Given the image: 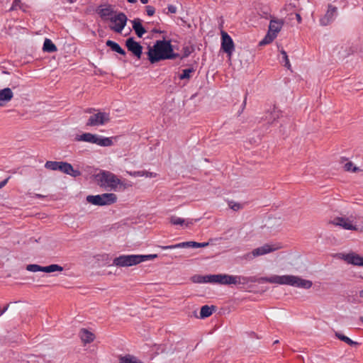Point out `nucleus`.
<instances>
[{
  "label": "nucleus",
  "instance_id": "nucleus-1",
  "mask_svg": "<svg viewBox=\"0 0 363 363\" xmlns=\"http://www.w3.org/2000/svg\"><path fill=\"white\" fill-rule=\"evenodd\" d=\"M148 59L152 64L164 60H173L179 57L174 52L173 46L169 40H157L147 52Z\"/></svg>",
  "mask_w": 363,
  "mask_h": 363
},
{
  "label": "nucleus",
  "instance_id": "nucleus-2",
  "mask_svg": "<svg viewBox=\"0 0 363 363\" xmlns=\"http://www.w3.org/2000/svg\"><path fill=\"white\" fill-rule=\"evenodd\" d=\"M268 282L280 285H289L298 288L308 289L313 283L310 280L303 279L294 275H273L271 277H262L259 278L258 283Z\"/></svg>",
  "mask_w": 363,
  "mask_h": 363
},
{
  "label": "nucleus",
  "instance_id": "nucleus-3",
  "mask_svg": "<svg viewBox=\"0 0 363 363\" xmlns=\"http://www.w3.org/2000/svg\"><path fill=\"white\" fill-rule=\"evenodd\" d=\"M259 278L256 277H244L229 275L227 274H208L207 283L218 284L220 285L247 284L248 283L258 282Z\"/></svg>",
  "mask_w": 363,
  "mask_h": 363
},
{
  "label": "nucleus",
  "instance_id": "nucleus-4",
  "mask_svg": "<svg viewBox=\"0 0 363 363\" xmlns=\"http://www.w3.org/2000/svg\"><path fill=\"white\" fill-rule=\"evenodd\" d=\"M115 8L116 6L112 4H104L96 8V12L104 21L127 23L128 18L126 15L123 12L118 11Z\"/></svg>",
  "mask_w": 363,
  "mask_h": 363
},
{
  "label": "nucleus",
  "instance_id": "nucleus-5",
  "mask_svg": "<svg viewBox=\"0 0 363 363\" xmlns=\"http://www.w3.org/2000/svg\"><path fill=\"white\" fill-rule=\"evenodd\" d=\"M98 184L105 189L116 191L118 186H123V182L112 172L101 171L96 175Z\"/></svg>",
  "mask_w": 363,
  "mask_h": 363
},
{
  "label": "nucleus",
  "instance_id": "nucleus-6",
  "mask_svg": "<svg viewBox=\"0 0 363 363\" xmlns=\"http://www.w3.org/2000/svg\"><path fill=\"white\" fill-rule=\"evenodd\" d=\"M45 167L53 171L58 170L74 178L79 177L82 174L79 170L74 169L72 165L67 162L47 161Z\"/></svg>",
  "mask_w": 363,
  "mask_h": 363
},
{
  "label": "nucleus",
  "instance_id": "nucleus-7",
  "mask_svg": "<svg viewBox=\"0 0 363 363\" xmlns=\"http://www.w3.org/2000/svg\"><path fill=\"white\" fill-rule=\"evenodd\" d=\"M86 201L95 206H109L117 201V196L113 193L89 195L86 196Z\"/></svg>",
  "mask_w": 363,
  "mask_h": 363
},
{
  "label": "nucleus",
  "instance_id": "nucleus-8",
  "mask_svg": "<svg viewBox=\"0 0 363 363\" xmlns=\"http://www.w3.org/2000/svg\"><path fill=\"white\" fill-rule=\"evenodd\" d=\"M111 120L110 114L107 112L97 111L94 113L87 120L86 126H101L108 123Z\"/></svg>",
  "mask_w": 363,
  "mask_h": 363
},
{
  "label": "nucleus",
  "instance_id": "nucleus-9",
  "mask_svg": "<svg viewBox=\"0 0 363 363\" xmlns=\"http://www.w3.org/2000/svg\"><path fill=\"white\" fill-rule=\"evenodd\" d=\"M331 223L335 226H338L344 230H357L358 226L354 221L352 217L337 216L331 220Z\"/></svg>",
  "mask_w": 363,
  "mask_h": 363
},
{
  "label": "nucleus",
  "instance_id": "nucleus-10",
  "mask_svg": "<svg viewBox=\"0 0 363 363\" xmlns=\"http://www.w3.org/2000/svg\"><path fill=\"white\" fill-rule=\"evenodd\" d=\"M113 264L118 267H131L139 263V255H121L116 257Z\"/></svg>",
  "mask_w": 363,
  "mask_h": 363
},
{
  "label": "nucleus",
  "instance_id": "nucleus-11",
  "mask_svg": "<svg viewBox=\"0 0 363 363\" xmlns=\"http://www.w3.org/2000/svg\"><path fill=\"white\" fill-rule=\"evenodd\" d=\"M221 35V49L228 57H231L235 51V44L232 38L225 30H220Z\"/></svg>",
  "mask_w": 363,
  "mask_h": 363
},
{
  "label": "nucleus",
  "instance_id": "nucleus-12",
  "mask_svg": "<svg viewBox=\"0 0 363 363\" xmlns=\"http://www.w3.org/2000/svg\"><path fill=\"white\" fill-rule=\"evenodd\" d=\"M281 26L280 24H269V30L264 38L259 41V45L264 46L271 43L277 36V34L281 30Z\"/></svg>",
  "mask_w": 363,
  "mask_h": 363
},
{
  "label": "nucleus",
  "instance_id": "nucleus-13",
  "mask_svg": "<svg viewBox=\"0 0 363 363\" xmlns=\"http://www.w3.org/2000/svg\"><path fill=\"white\" fill-rule=\"evenodd\" d=\"M279 249L278 247H274L269 244H265L261 247L254 249L251 252L245 255V258L252 259L256 257L262 256L274 252Z\"/></svg>",
  "mask_w": 363,
  "mask_h": 363
},
{
  "label": "nucleus",
  "instance_id": "nucleus-14",
  "mask_svg": "<svg viewBox=\"0 0 363 363\" xmlns=\"http://www.w3.org/2000/svg\"><path fill=\"white\" fill-rule=\"evenodd\" d=\"M128 50L132 52L138 58H140L143 52V47L139 43L134 40L133 38H129L125 42Z\"/></svg>",
  "mask_w": 363,
  "mask_h": 363
},
{
  "label": "nucleus",
  "instance_id": "nucleus-15",
  "mask_svg": "<svg viewBox=\"0 0 363 363\" xmlns=\"http://www.w3.org/2000/svg\"><path fill=\"white\" fill-rule=\"evenodd\" d=\"M344 259L350 264L363 267V257L358 254L352 252L345 255Z\"/></svg>",
  "mask_w": 363,
  "mask_h": 363
},
{
  "label": "nucleus",
  "instance_id": "nucleus-16",
  "mask_svg": "<svg viewBox=\"0 0 363 363\" xmlns=\"http://www.w3.org/2000/svg\"><path fill=\"white\" fill-rule=\"evenodd\" d=\"M13 93L10 88L6 87L0 89V107L4 106L13 99Z\"/></svg>",
  "mask_w": 363,
  "mask_h": 363
},
{
  "label": "nucleus",
  "instance_id": "nucleus-17",
  "mask_svg": "<svg viewBox=\"0 0 363 363\" xmlns=\"http://www.w3.org/2000/svg\"><path fill=\"white\" fill-rule=\"evenodd\" d=\"M337 16V7L333 6V4H328L327 11L324 16V19L328 22L334 21Z\"/></svg>",
  "mask_w": 363,
  "mask_h": 363
},
{
  "label": "nucleus",
  "instance_id": "nucleus-18",
  "mask_svg": "<svg viewBox=\"0 0 363 363\" xmlns=\"http://www.w3.org/2000/svg\"><path fill=\"white\" fill-rule=\"evenodd\" d=\"M79 335L85 344L93 342L95 337L94 335L86 328L81 329Z\"/></svg>",
  "mask_w": 363,
  "mask_h": 363
},
{
  "label": "nucleus",
  "instance_id": "nucleus-19",
  "mask_svg": "<svg viewBox=\"0 0 363 363\" xmlns=\"http://www.w3.org/2000/svg\"><path fill=\"white\" fill-rule=\"evenodd\" d=\"M97 134H93L91 133H84L82 135H77L75 137L77 141H83L89 143L94 144Z\"/></svg>",
  "mask_w": 363,
  "mask_h": 363
},
{
  "label": "nucleus",
  "instance_id": "nucleus-20",
  "mask_svg": "<svg viewBox=\"0 0 363 363\" xmlns=\"http://www.w3.org/2000/svg\"><path fill=\"white\" fill-rule=\"evenodd\" d=\"M170 223L174 225H184L188 226L189 225L193 224L192 219H184L182 218L177 217L176 216H173L170 218Z\"/></svg>",
  "mask_w": 363,
  "mask_h": 363
},
{
  "label": "nucleus",
  "instance_id": "nucleus-21",
  "mask_svg": "<svg viewBox=\"0 0 363 363\" xmlns=\"http://www.w3.org/2000/svg\"><path fill=\"white\" fill-rule=\"evenodd\" d=\"M100 147H110L113 145L111 138H107L102 135H96L95 143Z\"/></svg>",
  "mask_w": 363,
  "mask_h": 363
},
{
  "label": "nucleus",
  "instance_id": "nucleus-22",
  "mask_svg": "<svg viewBox=\"0 0 363 363\" xmlns=\"http://www.w3.org/2000/svg\"><path fill=\"white\" fill-rule=\"evenodd\" d=\"M106 44L111 49V50L123 55H125V51L120 46L118 43L108 40L106 41Z\"/></svg>",
  "mask_w": 363,
  "mask_h": 363
},
{
  "label": "nucleus",
  "instance_id": "nucleus-23",
  "mask_svg": "<svg viewBox=\"0 0 363 363\" xmlns=\"http://www.w3.org/2000/svg\"><path fill=\"white\" fill-rule=\"evenodd\" d=\"M336 49L339 50L337 52V55H339L340 58H345L349 56L352 52H353L352 48L348 45L337 46Z\"/></svg>",
  "mask_w": 363,
  "mask_h": 363
},
{
  "label": "nucleus",
  "instance_id": "nucleus-24",
  "mask_svg": "<svg viewBox=\"0 0 363 363\" xmlns=\"http://www.w3.org/2000/svg\"><path fill=\"white\" fill-rule=\"evenodd\" d=\"M129 174L134 177H156L157 174L155 172H148L146 170L134 171L129 172Z\"/></svg>",
  "mask_w": 363,
  "mask_h": 363
},
{
  "label": "nucleus",
  "instance_id": "nucleus-25",
  "mask_svg": "<svg viewBox=\"0 0 363 363\" xmlns=\"http://www.w3.org/2000/svg\"><path fill=\"white\" fill-rule=\"evenodd\" d=\"M43 50L45 52H54L57 50V48L56 45L52 42L51 40H50L48 38H45L44 43H43Z\"/></svg>",
  "mask_w": 363,
  "mask_h": 363
},
{
  "label": "nucleus",
  "instance_id": "nucleus-26",
  "mask_svg": "<svg viewBox=\"0 0 363 363\" xmlns=\"http://www.w3.org/2000/svg\"><path fill=\"white\" fill-rule=\"evenodd\" d=\"M182 248L184 247H204L208 245V242H197L194 241L183 242Z\"/></svg>",
  "mask_w": 363,
  "mask_h": 363
},
{
  "label": "nucleus",
  "instance_id": "nucleus-27",
  "mask_svg": "<svg viewBox=\"0 0 363 363\" xmlns=\"http://www.w3.org/2000/svg\"><path fill=\"white\" fill-rule=\"evenodd\" d=\"M119 360L120 363H143L141 360L131 354H126L123 357H121Z\"/></svg>",
  "mask_w": 363,
  "mask_h": 363
},
{
  "label": "nucleus",
  "instance_id": "nucleus-28",
  "mask_svg": "<svg viewBox=\"0 0 363 363\" xmlns=\"http://www.w3.org/2000/svg\"><path fill=\"white\" fill-rule=\"evenodd\" d=\"M213 310V306L210 307L208 305L203 306L201 308L200 316L201 319H203L211 315Z\"/></svg>",
  "mask_w": 363,
  "mask_h": 363
},
{
  "label": "nucleus",
  "instance_id": "nucleus-29",
  "mask_svg": "<svg viewBox=\"0 0 363 363\" xmlns=\"http://www.w3.org/2000/svg\"><path fill=\"white\" fill-rule=\"evenodd\" d=\"M62 271H63V267L57 264H52L48 266L43 267V272L45 273H52Z\"/></svg>",
  "mask_w": 363,
  "mask_h": 363
},
{
  "label": "nucleus",
  "instance_id": "nucleus-30",
  "mask_svg": "<svg viewBox=\"0 0 363 363\" xmlns=\"http://www.w3.org/2000/svg\"><path fill=\"white\" fill-rule=\"evenodd\" d=\"M28 6L24 3H22L21 0H13L12 6L10 9L11 11L13 10H22L23 11H26Z\"/></svg>",
  "mask_w": 363,
  "mask_h": 363
},
{
  "label": "nucleus",
  "instance_id": "nucleus-31",
  "mask_svg": "<svg viewBox=\"0 0 363 363\" xmlns=\"http://www.w3.org/2000/svg\"><path fill=\"white\" fill-rule=\"evenodd\" d=\"M133 28L139 38H142L143 34L146 32L143 24H133Z\"/></svg>",
  "mask_w": 363,
  "mask_h": 363
},
{
  "label": "nucleus",
  "instance_id": "nucleus-32",
  "mask_svg": "<svg viewBox=\"0 0 363 363\" xmlns=\"http://www.w3.org/2000/svg\"><path fill=\"white\" fill-rule=\"evenodd\" d=\"M336 336L340 339V340L346 342L347 345L350 346L357 345L358 343L357 342L353 341L350 337L340 333H336Z\"/></svg>",
  "mask_w": 363,
  "mask_h": 363
},
{
  "label": "nucleus",
  "instance_id": "nucleus-33",
  "mask_svg": "<svg viewBox=\"0 0 363 363\" xmlns=\"http://www.w3.org/2000/svg\"><path fill=\"white\" fill-rule=\"evenodd\" d=\"M344 169L347 172H352L363 171V169H360L359 167L354 166L352 162H347L344 165Z\"/></svg>",
  "mask_w": 363,
  "mask_h": 363
},
{
  "label": "nucleus",
  "instance_id": "nucleus-34",
  "mask_svg": "<svg viewBox=\"0 0 363 363\" xmlns=\"http://www.w3.org/2000/svg\"><path fill=\"white\" fill-rule=\"evenodd\" d=\"M228 204L229 208L235 211H238L243 208V207H244L243 204L238 203V202H235L234 201H228Z\"/></svg>",
  "mask_w": 363,
  "mask_h": 363
},
{
  "label": "nucleus",
  "instance_id": "nucleus-35",
  "mask_svg": "<svg viewBox=\"0 0 363 363\" xmlns=\"http://www.w3.org/2000/svg\"><path fill=\"white\" fill-rule=\"evenodd\" d=\"M269 23H288L289 21H294L295 18L292 16V13H289L287 17H286L284 20L277 21L274 18H272L271 16H269Z\"/></svg>",
  "mask_w": 363,
  "mask_h": 363
},
{
  "label": "nucleus",
  "instance_id": "nucleus-36",
  "mask_svg": "<svg viewBox=\"0 0 363 363\" xmlns=\"http://www.w3.org/2000/svg\"><path fill=\"white\" fill-rule=\"evenodd\" d=\"M192 281L197 284L207 283V275H195L192 277Z\"/></svg>",
  "mask_w": 363,
  "mask_h": 363
},
{
  "label": "nucleus",
  "instance_id": "nucleus-37",
  "mask_svg": "<svg viewBox=\"0 0 363 363\" xmlns=\"http://www.w3.org/2000/svg\"><path fill=\"white\" fill-rule=\"evenodd\" d=\"M194 68H188L183 69L182 73L179 75L180 79H189L191 77V73L194 72Z\"/></svg>",
  "mask_w": 363,
  "mask_h": 363
},
{
  "label": "nucleus",
  "instance_id": "nucleus-38",
  "mask_svg": "<svg viewBox=\"0 0 363 363\" xmlns=\"http://www.w3.org/2000/svg\"><path fill=\"white\" fill-rule=\"evenodd\" d=\"M26 269L32 272H43V267L36 264H30L26 266Z\"/></svg>",
  "mask_w": 363,
  "mask_h": 363
},
{
  "label": "nucleus",
  "instance_id": "nucleus-39",
  "mask_svg": "<svg viewBox=\"0 0 363 363\" xmlns=\"http://www.w3.org/2000/svg\"><path fill=\"white\" fill-rule=\"evenodd\" d=\"M126 24H111L110 28L116 33H121Z\"/></svg>",
  "mask_w": 363,
  "mask_h": 363
},
{
  "label": "nucleus",
  "instance_id": "nucleus-40",
  "mask_svg": "<svg viewBox=\"0 0 363 363\" xmlns=\"http://www.w3.org/2000/svg\"><path fill=\"white\" fill-rule=\"evenodd\" d=\"M280 52L283 57V60L284 62V66L286 67L288 69H290L291 64H290L286 52L282 49V50H281Z\"/></svg>",
  "mask_w": 363,
  "mask_h": 363
},
{
  "label": "nucleus",
  "instance_id": "nucleus-41",
  "mask_svg": "<svg viewBox=\"0 0 363 363\" xmlns=\"http://www.w3.org/2000/svg\"><path fill=\"white\" fill-rule=\"evenodd\" d=\"M157 257V255H139V263H141L143 262L147 261V260H151L154 258H156Z\"/></svg>",
  "mask_w": 363,
  "mask_h": 363
},
{
  "label": "nucleus",
  "instance_id": "nucleus-42",
  "mask_svg": "<svg viewBox=\"0 0 363 363\" xmlns=\"http://www.w3.org/2000/svg\"><path fill=\"white\" fill-rule=\"evenodd\" d=\"M182 243H177L175 245H161L159 246L160 248L162 250H172V249H177V248H182Z\"/></svg>",
  "mask_w": 363,
  "mask_h": 363
},
{
  "label": "nucleus",
  "instance_id": "nucleus-43",
  "mask_svg": "<svg viewBox=\"0 0 363 363\" xmlns=\"http://www.w3.org/2000/svg\"><path fill=\"white\" fill-rule=\"evenodd\" d=\"M183 51H184L183 54L182 55L179 54V57H177V58L183 60V59L189 57L191 52V51L190 50V48L189 47H184L183 48Z\"/></svg>",
  "mask_w": 363,
  "mask_h": 363
},
{
  "label": "nucleus",
  "instance_id": "nucleus-44",
  "mask_svg": "<svg viewBox=\"0 0 363 363\" xmlns=\"http://www.w3.org/2000/svg\"><path fill=\"white\" fill-rule=\"evenodd\" d=\"M145 10L148 16H152L155 12V8L152 6H146Z\"/></svg>",
  "mask_w": 363,
  "mask_h": 363
},
{
  "label": "nucleus",
  "instance_id": "nucleus-45",
  "mask_svg": "<svg viewBox=\"0 0 363 363\" xmlns=\"http://www.w3.org/2000/svg\"><path fill=\"white\" fill-rule=\"evenodd\" d=\"M246 104H247V94H245L244 101L241 105L240 111H238L239 115H240L242 113V111H244V109L246 106Z\"/></svg>",
  "mask_w": 363,
  "mask_h": 363
},
{
  "label": "nucleus",
  "instance_id": "nucleus-46",
  "mask_svg": "<svg viewBox=\"0 0 363 363\" xmlns=\"http://www.w3.org/2000/svg\"><path fill=\"white\" fill-rule=\"evenodd\" d=\"M167 10L169 13H174L177 11V7L174 5H169L167 6Z\"/></svg>",
  "mask_w": 363,
  "mask_h": 363
},
{
  "label": "nucleus",
  "instance_id": "nucleus-47",
  "mask_svg": "<svg viewBox=\"0 0 363 363\" xmlns=\"http://www.w3.org/2000/svg\"><path fill=\"white\" fill-rule=\"evenodd\" d=\"M292 16L294 18H295V21H296L298 23H299L301 21V17L299 13L293 12Z\"/></svg>",
  "mask_w": 363,
  "mask_h": 363
},
{
  "label": "nucleus",
  "instance_id": "nucleus-48",
  "mask_svg": "<svg viewBox=\"0 0 363 363\" xmlns=\"http://www.w3.org/2000/svg\"><path fill=\"white\" fill-rule=\"evenodd\" d=\"M11 177H8L6 179L0 182V189L3 188L6 185Z\"/></svg>",
  "mask_w": 363,
  "mask_h": 363
},
{
  "label": "nucleus",
  "instance_id": "nucleus-49",
  "mask_svg": "<svg viewBox=\"0 0 363 363\" xmlns=\"http://www.w3.org/2000/svg\"><path fill=\"white\" fill-rule=\"evenodd\" d=\"M9 304L6 306L3 309L0 308V316H1L9 308Z\"/></svg>",
  "mask_w": 363,
  "mask_h": 363
},
{
  "label": "nucleus",
  "instance_id": "nucleus-50",
  "mask_svg": "<svg viewBox=\"0 0 363 363\" xmlns=\"http://www.w3.org/2000/svg\"><path fill=\"white\" fill-rule=\"evenodd\" d=\"M96 111V110L95 108H86L84 112L85 113H92Z\"/></svg>",
  "mask_w": 363,
  "mask_h": 363
},
{
  "label": "nucleus",
  "instance_id": "nucleus-51",
  "mask_svg": "<svg viewBox=\"0 0 363 363\" xmlns=\"http://www.w3.org/2000/svg\"><path fill=\"white\" fill-rule=\"evenodd\" d=\"M130 23H143V21L140 20V18H135L134 20L130 21Z\"/></svg>",
  "mask_w": 363,
  "mask_h": 363
},
{
  "label": "nucleus",
  "instance_id": "nucleus-52",
  "mask_svg": "<svg viewBox=\"0 0 363 363\" xmlns=\"http://www.w3.org/2000/svg\"><path fill=\"white\" fill-rule=\"evenodd\" d=\"M77 0H67V2L69 3V4H73Z\"/></svg>",
  "mask_w": 363,
  "mask_h": 363
},
{
  "label": "nucleus",
  "instance_id": "nucleus-53",
  "mask_svg": "<svg viewBox=\"0 0 363 363\" xmlns=\"http://www.w3.org/2000/svg\"><path fill=\"white\" fill-rule=\"evenodd\" d=\"M140 2L143 4H146L147 2H148V0H140Z\"/></svg>",
  "mask_w": 363,
  "mask_h": 363
},
{
  "label": "nucleus",
  "instance_id": "nucleus-54",
  "mask_svg": "<svg viewBox=\"0 0 363 363\" xmlns=\"http://www.w3.org/2000/svg\"><path fill=\"white\" fill-rule=\"evenodd\" d=\"M129 3H135L137 0H127Z\"/></svg>",
  "mask_w": 363,
  "mask_h": 363
},
{
  "label": "nucleus",
  "instance_id": "nucleus-55",
  "mask_svg": "<svg viewBox=\"0 0 363 363\" xmlns=\"http://www.w3.org/2000/svg\"><path fill=\"white\" fill-rule=\"evenodd\" d=\"M35 197H37V198H42V197H43V196L41 195V194H36Z\"/></svg>",
  "mask_w": 363,
  "mask_h": 363
},
{
  "label": "nucleus",
  "instance_id": "nucleus-56",
  "mask_svg": "<svg viewBox=\"0 0 363 363\" xmlns=\"http://www.w3.org/2000/svg\"><path fill=\"white\" fill-rule=\"evenodd\" d=\"M359 296L363 298V290L360 291Z\"/></svg>",
  "mask_w": 363,
  "mask_h": 363
},
{
  "label": "nucleus",
  "instance_id": "nucleus-57",
  "mask_svg": "<svg viewBox=\"0 0 363 363\" xmlns=\"http://www.w3.org/2000/svg\"><path fill=\"white\" fill-rule=\"evenodd\" d=\"M274 116H278V113H277V112H275V111H274Z\"/></svg>",
  "mask_w": 363,
  "mask_h": 363
},
{
  "label": "nucleus",
  "instance_id": "nucleus-58",
  "mask_svg": "<svg viewBox=\"0 0 363 363\" xmlns=\"http://www.w3.org/2000/svg\"><path fill=\"white\" fill-rule=\"evenodd\" d=\"M359 320L363 323V316H361V317L359 318Z\"/></svg>",
  "mask_w": 363,
  "mask_h": 363
},
{
  "label": "nucleus",
  "instance_id": "nucleus-59",
  "mask_svg": "<svg viewBox=\"0 0 363 363\" xmlns=\"http://www.w3.org/2000/svg\"><path fill=\"white\" fill-rule=\"evenodd\" d=\"M278 342H279V340H275V341L274 342V344H277V343H278Z\"/></svg>",
  "mask_w": 363,
  "mask_h": 363
}]
</instances>
